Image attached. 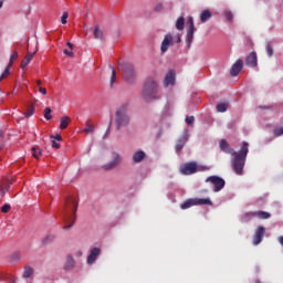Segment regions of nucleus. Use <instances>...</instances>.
<instances>
[{
  "label": "nucleus",
  "instance_id": "f257e3e1",
  "mask_svg": "<svg viewBox=\"0 0 283 283\" xmlns=\"http://www.w3.org/2000/svg\"><path fill=\"white\" fill-rule=\"evenodd\" d=\"M219 147L221 151H224V154H230V156H233L232 159V169L234 170L238 176H241L244 164L247 163V156L249 155V143L243 142L241 144V148L239 151H235L230 145L229 142L226 139H221L219 143Z\"/></svg>",
  "mask_w": 283,
  "mask_h": 283
},
{
  "label": "nucleus",
  "instance_id": "f03ea898",
  "mask_svg": "<svg viewBox=\"0 0 283 283\" xmlns=\"http://www.w3.org/2000/svg\"><path fill=\"white\" fill-rule=\"evenodd\" d=\"M77 209H78V201L76 200V198L69 197L65 201L64 222H65V224H67V226L63 227V229L65 231L72 229V227H74Z\"/></svg>",
  "mask_w": 283,
  "mask_h": 283
},
{
  "label": "nucleus",
  "instance_id": "7ed1b4c3",
  "mask_svg": "<svg viewBox=\"0 0 283 283\" xmlns=\"http://www.w3.org/2000/svg\"><path fill=\"white\" fill-rule=\"evenodd\" d=\"M142 96L146 103L151 101H159L161 98L160 91L158 90V82L154 77H148L145 82Z\"/></svg>",
  "mask_w": 283,
  "mask_h": 283
},
{
  "label": "nucleus",
  "instance_id": "20e7f679",
  "mask_svg": "<svg viewBox=\"0 0 283 283\" xmlns=\"http://www.w3.org/2000/svg\"><path fill=\"white\" fill-rule=\"evenodd\" d=\"M132 118L129 117V105L123 104L117 107L115 113V125L116 129H120L122 127H127L129 125Z\"/></svg>",
  "mask_w": 283,
  "mask_h": 283
},
{
  "label": "nucleus",
  "instance_id": "39448f33",
  "mask_svg": "<svg viewBox=\"0 0 283 283\" xmlns=\"http://www.w3.org/2000/svg\"><path fill=\"white\" fill-rule=\"evenodd\" d=\"M179 171L182 174V176H192V174H197V171H209V167H198L196 161H190L181 165Z\"/></svg>",
  "mask_w": 283,
  "mask_h": 283
},
{
  "label": "nucleus",
  "instance_id": "423d86ee",
  "mask_svg": "<svg viewBox=\"0 0 283 283\" xmlns=\"http://www.w3.org/2000/svg\"><path fill=\"white\" fill-rule=\"evenodd\" d=\"M200 205H207L209 207H211L213 205V202L211 201V199L209 198H193V199H187L186 201H184L180 205V209H191V207H198Z\"/></svg>",
  "mask_w": 283,
  "mask_h": 283
},
{
  "label": "nucleus",
  "instance_id": "0eeeda50",
  "mask_svg": "<svg viewBox=\"0 0 283 283\" xmlns=\"http://www.w3.org/2000/svg\"><path fill=\"white\" fill-rule=\"evenodd\" d=\"M206 182H210L213 186V191L218 193V191H222L227 182L222 177L219 176H210L206 179Z\"/></svg>",
  "mask_w": 283,
  "mask_h": 283
},
{
  "label": "nucleus",
  "instance_id": "6e6552de",
  "mask_svg": "<svg viewBox=\"0 0 283 283\" xmlns=\"http://www.w3.org/2000/svg\"><path fill=\"white\" fill-rule=\"evenodd\" d=\"M122 67L124 70V77L127 83H134V80L136 78V71L134 70V64L125 63Z\"/></svg>",
  "mask_w": 283,
  "mask_h": 283
},
{
  "label": "nucleus",
  "instance_id": "1a4fd4ad",
  "mask_svg": "<svg viewBox=\"0 0 283 283\" xmlns=\"http://www.w3.org/2000/svg\"><path fill=\"white\" fill-rule=\"evenodd\" d=\"M265 233H266V228H264L263 226H259L255 229V232L253 234L252 244L254 247H258V244H260L262 242V240L264 239Z\"/></svg>",
  "mask_w": 283,
  "mask_h": 283
},
{
  "label": "nucleus",
  "instance_id": "9d476101",
  "mask_svg": "<svg viewBox=\"0 0 283 283\" xmlns=\"http://www.w3.org/2000/svg\"><path fill=\"white\" fill-rule=\"evenodd\" d=\"M112 158L113 160L111 163L103 166V169L105 171L115 169V167H118V165H120V155H118V153H112Z\"/></svg>",
  "mask_w": 283,
  "mask_h": 283
},
{
  "label": "nucleus",
  "instance_id": "9b49d317",
  "mask_svg": "<svg viewBox=\"0 0 283 283\" xmlns=\"http://www.w3.org/2000/svg\"><path fill=\"white\" fill-rule=\"evenodd\" d=\"M172 43H174V35H171L170 33L166 34L160 46L161 54H165V52L169 50V45H172Z\"/></svg>",
  "mask_w": 283,
  "mask_h": 283
},
{
  "label": "nucleus",
  "instance_id": "f8f14e48",
  "mask_svg": "<svg viewBox=\"0 0 283 283\" xmlns=\"http://www.w3.org/2000/svg\"><path fill=\"white\" fill-rule=\"evenodd\" d=\"M244 65V62L242 60H237L233 65L231 66L230 70V75L231 76H238V74H240V72H242V67Z\"/></svg>",
  "mask_w": 283,
  "mask_h": 283
},
{
  "label": "nucleus",
  "instance_id": "ddd939ff",
  "mask_svg": "<svg viewBox=\"0 0 283 283\" xmlns=\"http://www.w3.org/2000/svg\"><path fill=\"white\" fill-rule=\"evenodd\" d=\"M165 87H169V85H176V71L170 70L164 80Z\"/></svg>",
  "mask_w": 283,
  "mask_h": 283
},
{
  "label": "nucleus",
  "instance_id": "4468645a",
  "mask_svg": "<svg viewBox=\"0 0 283 283\" xmlns=\"http://www.w3.org/2000/svg\"><path fill=\"white\" fill-rule=\"evenodd\" d=\"M248 67H258V53L251 52L245 59Z\"/></svg>",
  "mask_w": 283,
  "mask_h": 283
},
{
  "label": "nucleus",
  "instance_id": "2eb2a0df",
  "mask_svg": "<svg viewBox=\"0 0 283 283\" xmlns=\"http://www.w3.org/2000/svg\"><path fill=\"white\" fill-rule=\"evenodd\" d=\"M98 255H101V248H93L87 256V264H94L98 260Z\"/></svg>",
  "mask_w": 283,
  "mask_h": 283
},
{
  "label": "nucleus",
  "instance_id": "dca6fc26",
  "mask_svg": "<svg viewBox=\"0 0 283 283\" xmlns=\"http://www.w3.org/2000/svg\"><path fill=\"white\" fill-rule=\"evenodd\" d=\"M189 140V136L187 134L182 135L176 145V151L177 154H180L182 151V147H185V145H187V142Z\"/></svg>",
  "mask_w": 283,
  "mask_h": 283
},
{
  "label": "nucleus",
  "instance_id": "f3484780",
  "mask_svg": "<svg viewBox=\"0 0 283 283\" xmlns=\"http://www.w3.org/2000/svg\"><path fill=\"white\" fill-rule=\"evenodd\" d=\"M94 132H96V128L94 127L92 119H87L85 123V128L82 129V133L83 134H94Z\"/></svg>",
  "mask_w": 283,
  "mask_h": 283
},
{
  "label": "nucleus",
  "instance_id": "a211bd4d",
  "mask_svg": "<svg viewBox=\"0 0 283 283\" xmlns=\"http://www.w3.org/2000/svg\"><path fill=\"white\" fill-rule=\"evenodd\" d=\"M92 30H93L94 39H96L97 41H103L104 34H103V30L101 29V27L96 25Z\"/></svg>",
  "mask_w": 283,
  "mask_h": 283
},
{
  "label": "nucleus",
  "instance_id": "6ab92c4d",
  "mask_svg": "<svg viewBox=\"0 0 283 283\" xmlns=\"http://www.w3.org/2000/svg\"><path fill=\"white\" fill-rule=\"evenodd\" d=\"M32 59H34V53H28L21 63V69L25 70L28 65H30Z\"/></svg>",
  "mask_w": 283,
  "mask_h": 283
},
{
  "label": "nucleus",
  "instance_id": "aec40b11",
  "mask_svg": "<svg viewBox=\"0 0 283 283\" xmlns=\"http://www.w3.org/2000/svg\"><path fill=\"white\" fill-rule=\"evenodd\" d=\"M32 275H34V268L25 265L22 273V277H24V280H28V277H32Z\"/></svg>",
  "mask_w": 283,
  "mask_h": 283
},
{
  "label": "nucleus",
  "instance_id": "412c9836",
  "mask_svg": "<svg viewBox=\"0 0 283 283\" xmlns=\"http://www.w3.org/2000/svg\"><path fill=\"white\" fill-rule=\"evenodd\" d=\"M31 151H32L33 158H35L36 160H39V158H41V156L43 155V149H41V147L39 146H33L31 148Z\"/></svg>",
  "mask_w": 283,
  "mask_h": 283
},
{
  "label": "nucleus",
  "instance_id": "4be33fe9",
  "mask_svg": "<svg viewBox=\"0 0 283 283\" xmlns=\"http://www.w3.org/2000/svg\"><path fill=\"white\" fill-rule=\"evenodd\" d=\"M134 163H143L145 160V151L138 150L133 155Z\"/></svg>",
  "mask_w": 283,
  "mask_h": 283
},
{
  "label": "nucleus",
  "instance_id": "5701e85b",
  "mask_svg": "<svg viewBox=\"0 0 283 283\" xmlns=\"http://www.w3.org/2000/svg\"><path fill=\"white\" fill-rule=\"evenodd\" d=\"M72 123V118L63 116L60 120V129H67V126Z\"/></svg>",
  "mask_w": 283,
  "mask_h": 283
},
{
  "label": "nucleus",
  "instance_id": "b1692460",
  "mask_svg": "<svg viewBox=\"0 0 283 283\" xmlns=\"http://www.w3.org/2000/svg\"><path fill=\"white\" fill-rule=\"evenodd\" d=\"M212 14L211 11L209 10H203L200 14V21L201 23H207V21H209V19H211Z\"/></svg>",
  "mask_w": 283,
  "mask_h": 283
},
{
  "label": "nucleus",
  "instance_id": "393cba45",
  "mask_svg": "<svg viewBox=\"0 0 283 283\" xmlns=\"http://www.w3.org/2000/svg\"><path fill=\"white\" fill-rule=\"evenodd\" d=\"M254 216L260 220H269V218H271V213L266 211H254Z\"/></svg>",
  "mask_w": 283,
  "mask_h": 283
},
{
  "label": "nucleus",
  "instance_id": "a878e982",
  "mask_svg": "<svg viewBox=\"0 0 283 283\" xmlns=\"http://www.w3.org/2000/svg\"><path fill=\"white\" fill-rule=\"evenodd\" d=\"M54 240H56V235L48 234L44 239H42V247H46V244H52Z\"/></svg>",
  "mask_w": 283,
  "mask_h": 283
},
{
  "label": "nucleus",
  "instance_id": "bb28decb",
  "mask_svg": "<svg viewBox=\"0 0 283 283\" xmlns=\"http://www.w3.org/2000/svg\"><path fill=\"white\" fill-rule=\"evenodd\" d=\"M193 34H196V31L187 30L186 43H187L188 48H191V43H193Z\"/></svg>",
  "mask_w": 283,
  "mask_h": 283
},
{
  "label": "nucleus",
  "instance_id": "cd10ccee",
  "mask_svg": "<svg viewBox=\"0 0 283 283\" xmlns=\"http://www.w3.org/2000/svg\"><path fill=\"white\" fill-rule=\"evenodd\" d=\"M64 269L65 271H71V269H74V258H72V255H67Z\"/></svg>",
  "mask_w": 283,
  "mask_h": 283
},
{
  "label": "nucleus",
  "instance_id": "c85d7f7f",
  "mask_svg": "<svg viewBox=\"0 0 283 283\" xmlns=\"http://www.w3.org/2000/svg\"><path fill=\"white\" fill-rule=\"evenodd\" d=\"M253 218H255V211L245 212V213L242 216L243 222H251V220H253Z\"/></svg>",
  "mask_w": 283,
  "mask_h": 283
},
{
  "label": "nucleus",
  "instance_id": "c756f323",
  "mask_svg": "<svg viewBox=\"0 0 283 283\" xmlns=\"http://www.w3.org/2000/svg\"><path fill=\"white\" fill-rule=\"evenodd\" d=\"M177 30H185V17H180L176 21Z\"/></svg>",
  "mask_w": 283,
  "mask_h": 283
},
{
  "label": "nucleus",
  "instance_id": "7c9ffc66",
  "mask_svg": "<svg viewBox=\"0 0 283 283\" xmlns=\"http://www.w3.org/2000/svg\"><path fill=\"white\" fill-rule=\"evenodd\" d=\"M187 30L196 31V25L193 24V17H189L187 20Z\"/></svg>",
  "mask_w": 283,
  "mask_h": 283
},
{
  "label": "nucleus",
  "instance_id": "2f4dec72",
  "mask_svg": "<svg viewBox=\"0 0 283 283\" xmlns=\"http://www.w3.org/2000/svg\"><path fill=\"white\" fill-rule=\"evenodd\" d=\"M265 51L268 56H273V44L271 42L265 43Z\"/></svg>",
  "mask_w": 283,
  "mask_h": 283
},
{
  "label": "nucleus",
  "instance_id": "473e14b6",
  "mask_svg": "<svg viewBox=\"0 0 283 283\" xmlns=\"http://www.w3.org/2000/svg\"><path fill=\"white\" fill-rule=\"evenodd\" d=\"M227 109H229V104L228 103H220L217 105V111L224 113L227 112Z\"/></svg>",
  "mask_w": 283,
  "mask_h": 283
},
{
  "label": "nucleus",
  "instance_id": "72a5a7b5",
  "mask_svg": "<svg viewBox=\"0 0 283 283\" xmlns=\"http://www.w3.org/2000/svg\"><path fill=\"white\" fill-rule=\"evenodd\" d=\"M44 118L45 120H52V108L50 107L44 108Z\"/></svg>",
  "mask_w": 283,
  "mask_h": 283
},
{
  "label": "nucleus",
  "instance_id": "f704fd0d",
  "mask_svg": "<svg viewBox=\"0 0 283 283\" xmlns=\"http://www.w3.org/2000/svg\"><path fill=\"white\" fill-rule=\"evenodd\" d=\"M10 67H12V66L10 64H8L4 72L0 76V81H3V78H7L8 76H10Z\"/></svg>",
  "mask_w": 283,
  "mask_h": 283
},
{
  "label": "nucleus",
  "instance_id": "c9c22d12",
  "mask_svg": "<svg viewBox=\"0 0 283 283\" xmlns=\"http://www.w3.org/2000/svg\"><path fill=\"white\" fill-rule=\"evenodd\" d=\"M30 116H34V105L28 106L25 117L30 118Z\"/></svg>",
  "mask_w": 283,
  "mask_h": 283
},
{
  "label": "nucleus",
  "instance_id": "e433bc0d",
  "mask_svg": "<svg viewBox=\"0 0 283 283\" xmlns=\"http://www.w3.org/2000/svg\"><path fill=\"white\" fill-rule=\"evenodd\" d=\"M112 70V75H111V85H114V83H116V70L113 66H109Z\"/></svg>",
  "mask_w": 283,
  "mask_h": 283
},
{
  "label": "nucleus",
  "instance_id": "4c0bfd02",
  "mask_svg": "<svg viewBox=\"0 0 283 283\" xmlns=\"http://www.w3.org/2000/svg\"><path fill=\"white\" fill-rule=\"evenodd\" d=\"M17 59H19V53L17 51H14L12 54H11V57H10V61H9V65L12 66V63H14V61H17Z\"/></svg>",
  "mask_w": 283,
  "mask_h": 283
},
{
  "label": "nucleus",
  "instance_id": "58836bf2",
  "mask_svg": "<svg viewBox=\"0 0 283 283\" xmlns=\"http://www.w3.org/2000/svg\"><path fill=\"white\" fill-rule=\"evenodd\" d=\"M11 209H12V207L10 206V203H6L4 206L1 207V212L2 213H10Z\"/></svg>",
  "mask_w": 283,
  "mask_h": 283
},
{
  "label": "nucleus",
  "instance_id": "ea45409f",
  "mask_svg": "<svg viewBox=\"0 0 283 283\" xmlns=\"http://www.w3.org/2000/svg\"><path fill=\"white\" fill-rule=\"evenodd\" d=\"M274 136L277 138L280 136H283V127H279L274 129Z\"/></svg>",
  "mask_w": 283,
  "mask_h": 283
},
{
  "label": "nucleus",
  "instance_id": "a19ab883",
  "mask_svg": "<svg viewBox=\"0 0 283 283\" xmlns=\"http://www.w3.org/2000/svg\"><path fill=\"white\" fill-rule=\"evenodd\" d=\"M195 120H196V117H193V116H187L186 117V124L187 125H193Z\"/></svg>",
  "mask_w": 283,
  "mask_h": 283
},
{
  "label": "nucleus",
  "instance_id": "79ce46f5",
  "mask_svg": "<svg viewBox=\"0 0 283 283\" xmlns=\"http://www.w3.org/2000/svg\"><path fill=\"white\" fill-rule=\"evenodd\" d=\"M50 138H51V140H56L57 143H61V140H63V137H61V135H59V134L51 135Z\"/></svg>",
  "mask_w": 283,
  "mask_h": 283
},
{
  "label": "nucleus",
  "instance_id": "37998d69",
  "mask_svg": "<svg viewBox=\"0 0 283 283\" xmlns=\"http://www.w3.org/2000/svg\"><path fill=\"white\" fill-rule=\"evenodd\" d=\"M51 143H52L53 149H61V144L57 143L56 139H52Z\"/></svg>",
  "mask_w": 283,
  "mask_h": 283
},
{
  "label": "nucleus",
  "instance_id": "c03bdc74",
  "mask_svg": "<svg viewBox=\"0 0 283 283\" xmlns=\"http://www.w3.org/2000/svg\"><path fill=\"white\" fill-rule=\"evenodd\" d=\"M67 17H69L67 12H64V13L62 14V17H61V23H62L63 25H65V23H67Z\"/></svg>",
  "mask_w": 283,
  "mask_h": 283
},
{
  "label": "nucleus",
  "instance_id": "a18cd8bd",
  "mask_svg": "<svg viewBox=\"0 0 283 283\" xmlns=\"http://www.w3.org/2000/svg\"><path fill=\"white\" fill-rule=\"evenodd\" d=\"M38 92H40V94H42L43 96H48V88L45 87L39 86Z\"/></svg>",
  "mask_w": 283,
  "mask_h": 283
},
{
  "label": "nucleus",
  "instance_id": "49530a36",
  "mask_svg": "<svg viewBox=\"0 0 283 283\" xmlns=\"http://www.w3.org/2000/svg\"><path fill=\"white\" fill-rule=\"evenodd\" d=\"M163 8H164L163 3H158L155 6L154 10L155 12H161Z\"/></svg>",
  "mask_w": 283,
  "mask_h": 283
},
{
  "label": "nucleus",
  "instance_id": "de8ad7c7",
  "mask_svg": "<svg viewBox=\"0 0 283 283\" xmlns=\"http://www.w3.org/2000/svg\"><path fill=\"white\" fill-rule=\"evenodd\" d=\"M226 19L228 20V21H233V13H231V12H226Z\"/></svg>",
  "mask_w": 283,
  "mask_h": 283
},
{
  "label": "nucleus",
  "instance_id": "09e8293b",
  "mask_svg": "<svg viewBox=\"0 0 283 283\" xmlns=\"http://www.w3.org/2000/svg\"><path fill=\"white\" fill-rule=\"evenodd\" d=\"M64 54L66 55V56H74V52H72V49L71 50H67V49H65L64 50Z\"/></svg>",
  "mask_w": 283,
  "mask_h": 283
},
{
  "label": "nucleus",
  "instance_id": "8fccbe9b",
  "mask_svg": "<svg viewBox=\"0 0 283 283\" xmlns=\"http://www.w3.org/2000/svg\"><path fill=\"white\" fill-rule=\"evenodd\" d=\"M67 48H70V50H74V44H72L71 42L66 43Z\"/></svg>",
  "mask_w": 283,
  "mask_h": 283
},
{
  "label": "nucleus",
  "instance_id": "3c124183",
  "mask_svg": "<svg viewBox=\"0 0 283 283\" xmlns=\"http://www.w3.org/2000/svg\"><path fill=\"white\" fill-rule=\"evenodd\" d=\"M181 41H182V38H180V35H178L176 39V43H181Z\"/></svg>",
  "mask_w": 283,
  "mask_h": 283
},
{
  "label": "nucleus",
  "instance_id": "603ef678",
  "mask_svg": "<svg viewBox=\"0 0 283 283\" xmlns=\"http://www.w3.org/2000/svg\"><path fill=\"white\" fill-rule=\"evenodd\" d=\"M11 185H12V184L7 185L6 188H3V190H4V191H9Z\"/></svg>",
  "mask_w": 283,
  "mask_h": 283
},
{
  "label": "nucleus",
  "instance_id": "864d4df0",
  "mask_svg": "<svg viewBox=\"0 0 283 283\" xmlns=\"http://www.w3.org/2000/svg\"><path fill=\"white\" fill-rule=\"evenodd\" d=\"M35 83H36V86H38V87H41V84H42L41 80H36Z\"/></svg>",
  "mask_w": 283,
  "mask_h": 283
},
{
  "label": "nucleus",
  "instance_id": "5fc2aeb1",
  "mask_svg": "<svg viewBox=\"0 0 283 283\" xmlns=\"http://www.w3.org/2000/svg\"><path fill=\"white\" fill-rule=\"evenodd\" d=\"M0 196H6V190L3 188L0 190Z\"/></svg>",
  "mask_w": 283,
  "mask_h": 283
},
{
  "label": "nucleus",
  "instance_id": "6e6d98bb",
  "mask_svg": "<svg viewBox=\"0 0 283 283\" xmlns=\"http://www.w3.org/2000/svg\"><path fill=\"white\" fill-rule=\"evenodd\" d=\"M279 242H280V244H282V247H283V235H281V237L279 238Z\"/></svg>",
  "mask_w": 283,
  "mask_h": 283
},
{
  "label": "nucleus",
  "instance_id": "4d7b16f0",
  "mask_svg": "<svg viewBox=\"0 0 283 283\" xmlns=\"http://www.w3.org/2000/svg\"><path fill=\"white\" fill-rule=\"evenodd\" d=\"M0 138H3V130L0 129Z\"/></svg>",
  "mask_w": 283,
  "mask_h": 283
},
{
  "label": "nucleus",
  "instance_id": "13d9d810",
  "mask_svg": "<svg viewBox=\"0 0 283 283\" xmlns=\"http://www.w3.org/2000/svg\"><path fill=\"white\" fill-rule=\"evenodd\" d=\"M3 8V1H0V9Z\"/></svg>",
  "mask_w": 283,
  "mask_h": 283
},
{
  "label": "nucleus",
  "instance_id": "bf43d9fd",
  "mask_svg": "<svg viewBox=\"0 0 283 283\" xmlns=\"http://www.w3.org/2000/svg\"><path fill=\"white\" fill-rule=\"evenodd\" d=\"M163 135V132H159V134H158V138H160V136Z\"/></svg>",
  "mask_w": 283,
  "mask_h": 283
}]
</instances>
